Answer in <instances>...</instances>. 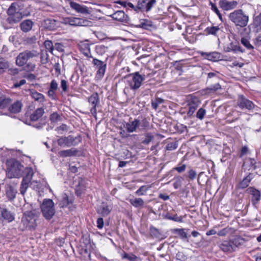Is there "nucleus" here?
<instances>
[{
  "label": "nucleus",
  "instance_id": "49",
  "mask_svg": "<svg viewBox=\"0 0 261 261\" xmlns=\"http://www.w3.org/2000/svg\"><path fill=\"white\" fill-rule=\"evenodd\" d=\"M25 69L28 71H33L36 68V65L32 62L27 63L25 64Z\"/></svg>",
  "mask_w": 261,
  "mask_h": 261
},
{
  "label": "nucleus",
  "instance_id": "2",
  "mask_svg": "<svg viewBox=\"0 0 261 261\" xmlns=\"http://www.w3.org/2000/svg\"><path fill=\"white\" fill-rule=\"evenodd\" d=\"M7 176L9 178H18L22 174L24 167L20 163L16 160H12L8 163Z\"/></svg>",
  "mask_w": 261,
  "mask_h": 261
},
{
  "label": "nucleus",
  "instance_id": "41",
  "mask_svg": "<svg viewBox=\"0 0 261 261\" xmlns=\"http://www.w3.org/2000/svg\"><path fill=\"white\" fill-rule=\"evenodd\" d=\"M241 42L248 49L253 48V46L250 43L249 39L247 37H242L241 39Z\"/></svg>",
  "mask_w": 261,
  "mask_h": 261
},
{
  "label": "nucleus",
  "instance_id": "38",
  "mask_svg": "<svg viewBox=\"0 0 261 261\" xmlns=\"http://www.w3.org/2000/svg\"><path fill=\"white\" fill-rule=\"evenodd\" d=\"M166 218L168 220L177 222H182L183 219L182 216H178L177 214H175L172 216L170 214H168L166 216Z\"/></svg>",
  "mask_w": 261,
  "mask_h": 261
},
{
  "label": "nucleus",
  "instance_id": "37",
  "mask_svg": "<svg viewBox=\"0 0 261 261\" xmlns=\"http://www.w3.org/2000/svg\"><path fill=\"white\" fill-rule=\"evenodd\" d=\"M99 63V78L103 77L106 71V68L107 64L100 60L98 61Z\"/></svg>",
  "mask_w": 261,
  "mask_h": 261
},
{
  "label": "nucleus",
  "instance_id": "13",
  "mask_svg": "<svg viewBox=\"0 0 261 261\" xmlns=\"http://www.w3.org/2000/svg\"><path fill=\"white\" fill-rule=\"evenodd\" d=\"M156 3V0H139L137 8L138 9L150 11Z\"/></svg>",
  "mask_w": 261,
  "mask_h": 261
},
{
  "label": "nucleus",
  "instance_id": "64",
  "mask_svg": "<svg viewBox=\"0 0 261 261\" xmlns=\"http://www.w3.org/2000/svg\"><path fill=\"white\" fill-rule=\"evenodd\" d=\"M19 70L17 68H10L8 69V73L11 75H15L17 74Z\"/></svg>",
  "mask_w": 261,
  "mask_h": 261
},
{
  "label": "nucleus",
  "instance_id": "50",
  "mask_svg": "<svg viewBox=\"0 0 261 261\" xmlns=\"http://www.w3.org/2000/svg\"><path fill=\"white\" fill-rule=\"evenodd\" d=\"M147 190V188L146 186H142L135 192L136 194L138 196H141L144 195Z\"/></svg>",
  "mask_w": 261,
  "mask_h": 261
},
{
  "label": "nucleus",
  "instance_id": "24",
  "mask_svg": "<svg viewBox=\"0 0 261 261\" xmlns=\"http://www.w3.org/2000/svg\"><path fill=\"white\" fill-rule=\"evenodd\" d=\"M224 50L225 52L232 51L236 53L237 51H240L243 53L244 51L240 46L233 42H231L225 45L224 46Z\"/></svg>",
  "mask_w": 261,
  "mask_h": 261
},
{
  "label": "nucleus",
  "instance_id": "18",
  "mask_svg": "<svg viewBox=\"0 0 261 261\" xmlns=\"http://www.w3.org/2000/svg\"><path fill=\"white\" fill-rule=\"evenodd\" d=\"M246 192L252 196V202L253 204H256L260 200L261 195L258 190L250 187L246 189Z\"/></svg>",
  "mask_w": 261,
  "mask_h": 261
},
{
  "label": "nucleus",
  "instance_id": "23",
  "mask_svg": "<svg viewBox=\"0 0 261 261\" xmlns=\"http://www.w3.org/2000/svg\"><path fill=\"white\" fill-rule=\"evenodd\" d=\"M1 215L3 219L8 222H11L15 219V214L6 208L2 209Z\"/></svg>",
  "mask_w": 261,
  "mask_h": 261
},
{
  "label": "nucleus",
  "instance_id": "51",
  "mask_svg": "<svg viewBox=\"0 0 261 261\" xmlns=\"http://www.w3.org/2000/svg\"><path fill=\"white\" fill-rule=\"evenodd\" d=\"M164 100L161 98H156L155 100L152 102V107L155 110H156L159 104L163 103Z\"/></svg>",
  "mask_w": 261,
  "mask_h": 261
},
{
  "label": "nucleus",
  "instance_id": "1",
  "mask_svg": "<svg viewBox=\"0 0 261 261\" xmlns=\"http://www.w3.org/2000/svg\"><path fill=\"white\" fill-rule=\"evenodd\" d=\"M8 17L7 21L10 24H14L19 22L23 18V15L20 11L19 7L17 3H13L7 10Z\"/></svg>",
  "mask_w": 261,
  "mask_h": 261
},
{
  "label": "nucleus",
  "instance_id": "58",
  "mask_svg": "<svg viewBox=\"0 0 261 261\" xmlns=\"http://www.w3.org/2000/svg\"><path fill=\"white\" fill-rule=\"evenodd\" d=\"M58 87V85L56 80H53L51 81L50 84V88L49 89L56 91L57 90Z\"/></svg>",
  "mask_w": 261,
  "mask_h": 261
},
{
  "label": "nucleus",
  "instance_id": "31",
  "mask_svg": "<svg viewBox=\"0 0 261 261\" xmlns=\"http://www.w3.org/2000/svg\"><path fill=\"white\" fill-rule=\"evenodd\" d=\"M130 203L135 207H142L145 202L141 198H133L129 200Z\"/></svg>",
  "mask_w": 261,
  "mask_h": 261
},
{
  "label": "nucleus",
  "instance_id": "27",
  "mask_svg": "<svg viewBox=\"0 0 261 261\" xmlns=\"http://www.w3.org/2000/svg\"><path fill=\"white\" fill-rule=\"evenodd\" d=\"M34 25V22L30 19H26L20 24L21 30L23 32H28L31 31Z\"/></svg>",
  "mask_w": 261,
  "mask_h": 261
},
{
  "label": "nucleus",
  "instance_id": "56",
  "mask_svg": "<svg viewBox=\"0 0 261 261\" xmlns=\"http://www.w3.org/2000/svg\"><path fill=\"white\" fill-rule=\"evenodd\" d=\"M56 130L58 131L60 134H62L64 131H67L68 127L67 125L62 124L61 126L57 127Z\"/></svg>",
  "mask_w": 261,
  "mask_h": 261
},
{
  "label": "nucleus",
  "instance_id": "62",
  "mask_svg": "<svg viewBox=\"0 0 261 261\" xmlns=\"http://www.w3.org/2000/svg\"><path fill=\"white\" fill-rule=\"evenodd\" d=\"M26 83V81L24 79L20 81L19 83H15L14 84L13 87L15 88L20 87L21 86L23 85Z\"/></svg>",
  "mask_w": 261,
  "mask_h": 261
},
{
  "label": "nucleus",
  "instance_id": "47",
  "mask_svg": "<svg viewBox=\"0 0 261 261\" xmlns=\"http://www.w3.org/2000/svg\"><path fill=\"white\" fill-rule=\"evenodd\" d=\"M220 29L218 27H212L207 28L206 31L208 34L212 35H216L217 32L219 31Z\"/></svg>",
  "mask_w": 261,
  "mask_h": 261
},
{
  "label": "nucleus",
  "instance_id": "48",
  "mask_svg": "<svg viewBox=\"0 0 261 261\" xmlns=\"http://www.w3.org/2000/svg\"><path fill=\"white\" fill-rule=\"evenodd\" d=\"M178 147V144L175 142H173L168 143L166 146V150H173L176 149Z\"/></svg>",
  "mask_w": 261,
  "mask_h": 261
},
{
  "label": "nucleus",
  "instance_id": "6",
  "mask_svg": "<svg viewBox=\"0 0 261 261\" xmlns=\"http://www.w3.org/2000/svg\"><path fill=\"white\" fill-rule=\"evenodd\" d=\"M38 55V53L34 50H25L19 53L17 56L16 59V64L20 67L23 66L27 64L28 60L36 57Z\"/></svg>",
  "mask_w": 261,
  "mask_h": 261
},
{
  "label": "nucleus",
  "instance_id": "11",
  "mask_svg": "<svg viewBox=\"0 0 261 261\" xmlns=\"http://www.w3.org/2000/svg\"><path fill=\"white\" fill-rule=\"evenodd\" d=\"M77 140L78 142H80V137H73L72 136H69L68 137H60L57 141L58 144L59 146H66L67 147L71 146L72 145H76L78 142L76 141Z\"/></svg>",
  "mask_w": 261,
  "mask_h": 261
},
{
  "label": "nucleus",
  "instance_id": "34",
  "mask_svg": "<svg viewBox=\"0 0 261 261\" xmlns=\"http://www.w3.org/2000/svg\"><path fill=\"white\" fill-rule=\"evenodd\" d=\"M253 25L256 32L261 30V14L255 17Z\"/></svg>",
  "mask_w": 261,
  "mask_h": 261
},
{
  "label": "nucleus",
  "instance_id": "55",
  "mask_svg": "<svg viewBox=\"0 0 261 261\" xmlns=\"http://www.w3.org/2000/svg\"><path fill=\"white\" fill-rule=\"evenodd\" d=\"M54 49L59 51L62 52L64 50V46L62 43H56L54 45Z\"/></svg>",
  "mask_w": 261,
  "mask_h": 261
},
{
  "label": "nucleus",
  "instance_id": "4",
  "mask_svg": "<svg viewBox=\"0 0 261 261\" xmlns=\"http://www.w3.org/2000/svg\"><path fill=\"white\" fill-rule=\"evenodd\" d=\"M43 216L46 219L50 220L56 213L55 204L53 200L45 199L41 205Z\"/></svg>",
  "mask_w": 261,
  "mask_h": 261
},
{
  "label": "nucleus",
  "instance_id": "28",
  "mask_svg": "<svg viewBox=\"0 0 261 261\" xmlns=\"http://www.w3.org/2000/svg\"><path fill=\"white\" fill-rule=\"evenodd\" d=\"M44 114V108H38L34 112H33V113L30 115V120L32 121H36L38 120L43 116Z\"/></svg>",
  "mask_w": 261,
  "mask_h": 261
},
{
  "label": "nucleus",
  "instance_id": "60",
  "mask_svg": "<svg viewBox=\"0 0 261 261\" xmlns=\"http://www.w3.org/2000/svg\"><path fill=\"white\" fill-rule=\"evenodd\" d=\"M181 184V180L179 178H177L175 179V182L173 184V187L175 189H177L180 187Z\"/></svg>",
  "mask_w": 261,
  "mask_h": 261
},
{
  "label": "nucleus",
  "instance_id": "36",
  "mask_svg": "<svg viewBox=\"0 0 261 261\" xmlns=\"http://www.w3.org/2000/svg\"><path fill=\"white\" fill-rule=\"evenodd\" d=\"M150 235L153 238H155L159 239H163L161 233L155 227H154L153 226L150 227Z\"/></svg>",
  "mask_w": 261,
  "mask_h": 261
},
{
  "label": "nucleus",
  "instance_id": "12",
  "mask_svg": "<svg viewBox=\"0 0 261 261\" xmlns=\"http://www.w3.org/2000/svg\"><path fill=\"white\" fill-rule=\"evenodd\" d=\"M238 106L242 109H247L248 110H252L255 107L253 102L246 98L244 95H239L237 100Z\"/></svg>",
  "mask_w": 261,
  "mask_h": 261
},
{
  "label": "nucleus",
  "instance_id": "35",
  "mask_svg": "<svg viewBox=\"0 0 261 261\" xmlns=\"http://www.w3.org/2000/svg\"><path fill=\"white\" fill-rule=\"evenodd\" d=\"M17 191L12 186H9L8 187L6 194L9 199H13L15 197Z\"/></svg>",
  "mask_w": 261,
  "mask_h": 261
},
{
  "label": "nucleus",
  "instance_id": "14",
  "mask_svg": "<svg viewBox=\"0 0 261 261\" xmlns=\"http://www.w3.org/2000/svg\"><path fill=\"white\" fill-rule=\"evenodd\" d=\"M69 4L72 9L78 13L82 14H89L90 13V9L84 5L79 4L73 1H71Z\"/></svg>",
  "mask_w": 261,
  "mask_h": 261
},
{
  "label": "nucleus",
  "instance_id": "16",
  "mask_svg": "<svg viewBox=\"0 0 261 261\" xmlns=\"http://www.w3.org/2000/svg\"><path fill=\"white\" fill-rule=\"evenodd\" d=\"M107 15L111 17L114 20L122 22H128L129 19L123 11H117L112 14H107Z\"/></svg>",
  "mask_w": 261,
  "mask_h": 261
},
{
  "label": "nucleus",
  "instance_id": "63",
  "mask_svg": "<svg viewBox=\"0 0 261 261\" xmlns=\"http://www.w3.org/2000/svg\"><path fill=\"white\" fill-rule=\"evenodd\" d=\"M176 257L178 259L184 261L186 259V256L182 252H178L176 254Z\"/></svg>",
  "mask_w": 261,
  "mask_h": 261
},
{
  "label": "nucleus",
  "instance_id": "17",
  "mask_svg": "<svg viewBox=\"0 0 261 261\" xmlns=\"http://www.w3.org/2000/svg\"><path fill=\"white\" fill-rule=\"evenodd\" d=\"M89 104L91 105L90 109L92 115L97 119V113L96 107L98 102V94L95 93L92 95L88 99Z\"/></svg>",
  "mask_w": 261,
  "mask_h": 261
},
{
  "label": "nucleus",
  "instance_id": "52",
  "mask_svg": "<svg viewBox=\"0 0 261 261\" xmlns=\"http://www.w3.org/2000/svg\"><path fill=\"white\" fill-rule=\"evenodd\" d=\"M153 137L150 134H147L145 139L142 141V143L147 145L153 140Z\"/></svg>",
  "mask_w": 261,
  "mask_h": 261
},
{
  "label": "nucleus",
  "instance_id": "19",
  "mask_svg": "<svg viewBox=\"0 0 261 261\" xmlns=\"http://www.w3.org/2000/svg\"><path fill=\"white\" fill-rule=\"evenodd\" d=\"M218 246L220 249L224 252H232L234 251L230 240L220 241L218 242Z\"/></svg>",
  "mask_w": 261,
  "mask_h": 261
},
{
  "label": "nucleus",
  "instance_id": "9",
  "mask_svg": "<svg viewBox=\"0 0 261 261\" xmlns=\"http://www.w3.org/2000/svg\"><path fill=\"white\" fill-rule=\"evenodd\" d=\"M25 174V175L22 179L20 188V193L23 195L25 193L34 175L33 169L32 168H26Z\"/></svg>",
  "mask_w": 261,
  "mask_h": 261
},
{
  "label": "nucleus",
  "instance_id": "53",
  "mask_svg": "<svg viewBox=\"0 0 261 261\" xmlns=\"http://www.w3.org/2000/svg\"><path fill=\"white\" fill-rule=\"evenodd\" d=\"M123 258H126L130 261H135L137 259V256L134 254H128L126 253H124L122 255Z\"/></svg>",
  "mask_w": 261,
  "mask_h": 261
},
{
  "label": "nucleus",
  "instance_id": "8",
  "mask_svg": "<svg viewBox=\"0 0 261 261\" xmlns=\"http://www.w3.org/2000/svg\"><path fill=\"white\" fill-rule=\"evenodd\" d=\"M148 125V122L146 120H143L141 122L139 119H135L132 121L127 122L124 125V127L129 133H133L136 131L139 126L141 127V129H145Z\"/></svg>",
  "mask_w": 261,
  "mask_h": 261
},
{
  "label": "nucleus",
  "instance_id": "22",
  "mask_svg": "<svg viewBox=\"0 0 261 261\" xmlns=\"http://www.w3.org/2000/svg\"><path fill=\"white\" fill-rule=\"evenodd\" d=\"M43 27L49 30H56L59 27V23L55 19H47L43 22Z\"/></svg>",
  "mask_w": 261,
  "mask_h": 261
},
{
  "label": "nucleus",
  "instance_id": "54",
  "mask_svg": "<svg viewBox=\"0 0 261 261\" xmlns=\"http://www.w3.org/2000/svg\"><path fill=\"white\" fill-rule=\"evenodd\" d=\"M210 4L211 5L212 9L214 11V12H215L217 14V15H218L219 18L220 19H222V15H221V13H220V11H219L218 8L216 6V5L213 4L211 2H210Z\"/></svg>",
  "mask_w": 261,
  "mask_h": 261
},
{
  "label": "nucleus",
  "instance_id": "46",
  "mask_svg": "<svg viewBox=\"0 0 261 261\" xmlns=\"http://www.w3.org/2000/svg\"><path fill=\"white\" fill-rule=\"evenodd\" d=\"M205 113V110L203 108H200L198 110V112L196 113V117L198 119L202 120L204 118Z\"/></svg>",
  "mask_w": 261,
  "mask_h": 261
},
{
  "label": "nucleus",
  "instance_id": "26",
  "mask_svg": "<svg viewBox=\"0 0 261 261\" xmlns=\"http://www.w3.org/2000/svg\"><path fill=\"white\" fill-rule=\"evenodd\" d=\"M231 244L234 249V251H236L237 248L243 245L246 242V240L239 236H236L232 240H230Z\"/></svg>",
  "mask_w": 261,
  "mask_h": 261
},
{
  "label": "nucleus",
  "instance_id": "59",
  "mask_svg": "<svg viewBox=\"0 0 261 261\" xmlns=\"http://www.w3.org/2000/svg\"><path fill=\"white\" fill-rule=\"evenodd\" d=\"M186 168V165L183 164L180 167H176L173 168V170L177 171L178 173H182L184 172Z\"/></svg>",
  "mask_w": 261,
  "mask_h": 261
},
{
  "label": "nucleus",
  "instance_id": "32",
  "mask_svg": "<svg viewBox=\"0 0 261 261\" xmlns=\"http://www.w3.org/2000/svg\"><path fill=\"white\" fill-rule=\"evenodd\" d=\"M77 152V151L75 149L72 148L67 150H61L59 152L58 154L60 156L65 158L75 155Z\"/></svg>",
  "mask_w": 261,
  "mask_h": 261
},
{
  "label": "nucleus",
  "instance_id": "40",
  "mask_svg": "<svg viewBox=\"0 0 261 261\" xmlns=\"http://www.w3.org/2000/svg\"><path fill=\"white\" fill-rule=\"evenodd\" d=\"M9 67V62L3 58H0V70H2L4 71L8 69Z\"/></svg>",
  "mask_w": 261,
  "mask_h": 261
},
{
  "label": "nucleus",
  "instance_id": "29",
  "mask_svg": "<svg viewBox=\"0 0 261 261\" xmlns=\"http://www.w3.org/2000/svg\"><path fill=\"white\" fill-rule=\"evenodd\" d=\"M199 104V101L197 98L193 99L189 103L188 109L189 110L187 112V115L189 116H192L197 109Z\"/></svg>",
  "mask_w": 261,
  "mask_h": 261
},
{
  "label": "nucleus",
  "instance_id": "21",
  "mask_svg": "<svg viewBox=\"0 0 261 261\" xmlns=\"http://www.w3.org/2000/svg\"><path fill=\"white\" fill-rule=\"evenodd\" d=\"M253 174L249 173L247 176H246L243 179V180H242L237 184L236 187V189L238 190L244 189L248 187L251 180L253 179Z\"/></svg>",
  "mask_w": 261,
  "mask_h": 261
},
{
  "label": "nucleus",
  "instance_id": "5",
  "mask_svg": "<svg viewBox=\"0 0 261 261\" xmlns=\"http://www.w3.org/2000/svg\"><path fill=\"white\" fill-rule=\"evenodd\" d=\"M36 214L35 210L26 212L22 218L21 223L24 228L29 229H34L36 226Z\"/></svg>",
  "mask_w": 261,
  "mask_h": 261
},
{
  "label": "nucleus",
  "instance_id": "44",
  "mask_svg": "<svg viewBox=\"0 0 261 261\" xmlns=\"http://www.w3.org/2000/svg\"><path fill=\"white\" fill-rule=\"evenodd\" d=\"M101 208V213L103 216L108 215L111 210V207L110 206L105 204L104 203L102 204Z\"/></svg>",
  "mask_w": 261,
  "mask_h": 261
},
{
  "label": "nucleus",
  "instance_id": "25",
  "mask_svg": "<svg viewBox=\"0 0 261 261\" xmlns=\"http://www.w3.org/2000/svg\"><path fill=\"white\" fill-rule=\"evenodd\" d=\"M22 106L21 100H17L9 106V111L12 113H18L21 111Z\"/></svg>",
  "mask_w": 261,
  "mask_h": 261
},
{
  "label": "nucleus",
  "instance_id": "43",
  "mask_svg": "<svg viewBox=\"0 0 261 261\" xmlns=\"http://www.w3.org/2000/svg\"><path fill=\"white\" fill-rule=\"evenodd\" d=\"M175 232H177L181 239H186L188 238L187 233L182 228H176L174 230Z\"/></svg>",
  "mask_w": 261,
  "mask_h": 261
},
{
  "label": "nucleus",
  "instance_id": "30",
  "mask_svg": "<svg viewBox=\"0 0 261 261\" xmlns=\"http://www.w3.org/2000/svg\"><path fill=\"white\" fill-rule=\"evenodd\" d=\"M11 101L12 100L10 98L6 96L2 93L0 94V109H4L8 107Z\"/></svg>",
  "mask_w": 261,
  "mask_h": 261
},
{
  "label": "nucleus",
  "instance_id": "33",
  "mask_svg": "<svg viewBox=\"0 0 261 261\" xmlns=\"http://www.w3.org/2000/svg\"><path fill=\"white\" fill-rule=\"evenodd\" d=\"M31 96L36 101H38L39 102H43L45 101L44 96L35 90L31 91Z\"/></svg>",
  "mask_w": 261,
  "mask_h": 261
},
{
  "label": "nucleus",
  "instance_id": "57",
  "mask_svg": "<svg viewBox=\"0 0 261 261\" xmlns=\"http://www.w3.org/2000/svg\"><path fill=\"white\" fill-rule=\"evenodd\" d=\"M196 172L193 169H191L188 172V177L191 179H194L196 177Z\"/></svg>",
  "mask_w": 261,
  "mask_h": 261
},
{
  "label": "nucleus",
  "instance_id": "20",
  "mask_svg": "<svg viewBox=\"0 0 261 261\" xmlns=\"http://www.w3.org/2000/svg\"><path fill=\"white\" fill-rule=\"evenodd\" d=\"M238 5L237 1H227L221 0L219 2L220 7L224 10L228 11L234 9Z\"/></svg>",
  "mask_w": 261,
  "mask_h": 261
},
{
  "label": "nucleus",
  "instance_id": "7",
  "mask_svg": "<svg viewBox=\"0 0 261 261\" xmlns=\"http://www.w3.org/2000/svg\"><path fill=\"white\" fill-rule=\"evenodd\" d=\"M125 79L130 89L136 90L141 86L142 82L144 80V77L139 74L138 72H135L126 76Z\"/></svg>",
  "mask_w": 261,
  "mask_h": 261
},
{
  "label": "nucleus",
  "instance_id": "45",
  "mask_svg": "<svg viewBox=\"0 0 261 261\" xmlns=\"http://www.w3.org/2000/svg\"><path fill=\"white\" fill-rule=\"evenodd\" d=\"M231 230L230 227H225L217 232V234L219 236L224 237L226 236Z\"/></svg>",
  "mask_w": 261,
  "mask_h": 261
},
{
  "label": "nucleus",
  "instance_id": "15",
  "mask_svg": "<svg viewBox=\"0 0 261 261\" xmlns=\"http://www.w3.org/2000/svg\"><path fill=\"white\" fill-rule=\"evenodd\" d=\"M73 199L72 196H68L66 193L62 195L59 202L60 207H68L70 210H72V205Z\"/></svg>",
  "mask_w": 261,
  "mask_h": 261
},
{
  "label": "nucleus",
  "instance_id": "61",
  "mask_svg": "<svg viewBox=\"0 0 261 261\" xmlns=\"http://www.w3.org/2000/svg\"><path fill=\"white\" fill-rule=\"evenodd\" d=\"M61 87L64 92H66L67 90V82L65 80H62L61 82Z\"/></svg>",
  "mask_w": 261,
  "mask_h": 261
},
{
  "label": "nucleus",
  "instance_id": "39",
  "mask_svg": "<svg viewBox=\"0 0 261 261\" xmlns=\"http://www.w3.org/2000/svg\"><path fill=\"white\" fill-rule=\"evenodd\" d=\"M61 116L57 112L52 113L49 116V120L53 123H57L61 120Z\"/></svg>",
  "mask_w": 261,
  "mask_h": 261
},
{
  "label": "nucleus",
  "instance_id": "42",
  "mask_svg": "<svg viewBox=\"0 0 261 261\" xmlns=\"http://www.w3.org/2000/svg\"><path fill=\"white\" fill-rule=\"evenodd\" d=\"M44 45L46 48V49L53 54V50L54 49V45L51 41L50 40H46L44 42Z\"/></svg>",
  "mask_w": 261,
  "mask_h": 261
},
{
  "label": "nucleus",
  "instance_id": "10",
  "mask_svg": "<svg viewBox=\"0 0 261 261\" xmlns=\"http://www.w3.org/2000/svg\"><path fill=\"white\" fill-rule=\"evenodd\" d=\"M62 22L72 26H87L89 24V21L86 19L72 16L63 18Z\"/></svg>",
  "mask_w": 261,
  "mask_h": 261
},
{
  "label": "nucleus",
  "instance_id": "3",
  "mask_svg": "<svg viewBox=\"0 0 261 261\" xmlns=\"http://www.w3.org/2000/svg\"><path fill=\"white\" fill-rule=\"evenodd\" d=\"M229 18L236 25L244 27L248 24L249 17L241 9L230 13Z\"/></svg>",
  "mask_w": 261,
  "mask_h": 261
}]
</instances>
